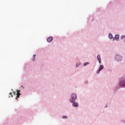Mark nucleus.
Masks as SVG:
<instances>
[{"label": "nucleus", "mask_w": 125, "mask_h": 125, "mask_svg": "<svg viewBox=\"0 0 125 125\" xmlns=\"http://www.w3.org/2000/svg\"><path fill=\"white\" fill-rule=\"evenodd\" d=\"M120 59L121 60H122V58L120 56Z\"/></svg>", "instance_id": "dca6fc26"}, {"label": "nucleus", "mask_w": 125, "mask_h": 125, "mask_svg": "<svg viewBox=\"0 0 125 125\" xmlns=\"http://www.w3.org/2000/svg\"><path fill=\"white\" fill-rule=\"evenodd\" d=\"M120 85H121V86H125V81H121L120 83Z\"/></svg>", "instance_id": "20e7f679"}, {"label": "nucleus", "mask_w": 125, "mask_h": 125, "mask_svg": "<svg viewBox=\"0 0 125 125\" xmlns=\"http://www.w3.org/2000/svg\"><path fill=\"white\" fill-rule=\"evenodd\" d=\"M73 106L78 107L79 106V104L77 103L74 102L72 104Z\"/></svg>", "instance_id": "423d86ee"}, {"label": "nucleus", "mask_w": 125, "mask_h": 125, "mask_svg": "<svg viewBox=\"0 0 125 125\" xmlns=\"http://www.w3.org/2000/svg\"><path fill=\"white\" fill-rule=\"evenodd\" d=\"M36 56V54H34V57H35Z\"/></svg>", "instance_id": "2eb2a0df"}, {"label": "nucleus", "mask_w": 125, "mask_h": 125, "mask_svg": "<svg viewBox=\"0 0 125 125\" xmlns=\"http://www.w3.org/2000/svg\"><path fill=\"white\" fill-rule=\"evenodd\" d=\"M97 59L99 61V63H101V59L100 55H98Z\"/></svg>", "instance_id": "0eeeda50"}, {"label": "nucleus", "mask_w": 125, "mask_h": 125, "mask_svg": "<svg viewBox=\"0 0 125 125\" xmlns=\"http://www.w3.org/2000/svg\"><path fill=\"white\" fill-rule=\"evenodd\" d=\"M115 40H116V41L118 40L119 39V35H116L115 37Z\"/></svg>", "instance_id": "6e6552de"}, {"label": "nucleus", "mask_w": 125, "mask_h": 125, "mask_svg": "<svg viewBox=\"0 0 125 125\" xmlns=\"http://www.w3.org/2000/svg\"><path fill=\"white\" fill-rule=\"evenodd\" d=\"M86 83H88V82H86Z\"/></svg>", "instance_id": "f3484780"}, {"label": "nucleus", "mask_w": 125, "mask_h": 125, "mask_svg": "<svg viewBox=\"0 0 125 125\" xmlns=\"http://www.w3.org/2000/svg\"><path fill=\"white\" fill-rule=\"evenodd\" d=\"M77 99V95L75 93L71 94V99L70 100V103H72L74 101Z\"/></svg>", "instance_id": "f257e3e1"}, {"label": "nucleus", "mask_w": 125, "mask_h": 125, "mask_svg": "<svg viewBox=\"0 0 125 125\" xmlns=\"http://www.w3.org/2000/svg\"><path fill=\"white\" fill-rule=\"evenodd\" d=\"M53 40V38L52 37H49L47 39V42H50L51 41Z\"/></svg>", "instance_id": "7ed1b4c3"}, {"label": "nucleus", "mask_w": 125, "mask_h": 125, "mask_svg": "<svg viewBox=\"0 0 125 125\" xmlns=\"http://www.w3.org/2000/svg\"><path fill=\"white\" fill-rule=\"evenodd\" d=\"M13 93L14 95H16V92H14Z\"/></svg>", "instance_id": "4468645a"}, {"label": "nucleus", "mask_w": 125, "mask_h": 125, "mask_svg": "<svg viewBox=\"0 0 125 125\" xmlns=\"http://www.w3.org/2000/svg\"><path fill=\"white\" fill-rule=\"evenodd\" d=\"M67 117L66 116H63L62 118L63 119H65V118H67Z\"/></svg>", "instance_id": "f8f14e48"}, {"label": "nucleus", "mask_w": 125, "mask_h": 125, "mask_svg": "<svg viewBox=\"0 0 125 125\" xmlns=\"http://www.w3.org/2000/svg\"><path fill=\"white\" fill-rule=\"evenodd\" d=\"M89 64V62H86L85 63H84V66H86V65Z\"/></svg>", "instance_id": "9d476101"}, {"label": "nucleus", "mask_w": 125, "mask_h": 125, "mask_svg": "<svg viewBox=\"0 0 125 125\" xmlns=\"http://www.w3.org/2000/svg\"><path fill=\"white\" fill-rule=\"evenodd\" d=\"M125 38V36L124 35H123L121 37V39L123 40Z\"/></svg>", "instance_id": "9b49d317"}, {"label": "nucleus", "mask_w": 125, "mask_h": 125, "mask_svg": "<svg viewBox=\"0 0 125 125\" xmlns=\"http://www.w3.org/2000/svg\"><path fill=\"white\" fill-rule=\"evenodd\" d=\"M109 38L110 39H112L113 38V35H112V34H109Z\"/></svg>", "instance_id": "1a4fd4ad"}, {"label": "nucleus", "mask_w": 125, "mask_h": 125, "mask_svg": "<svg viewBox=\"0 0 125 125\" xmlns=\"http://www.w3.org/2000/svg\"><path fill=\"white\" fill-rule=\"evenodd\" d=\"M104 68V66L103 65H101L97 71V74H100V72Z\"/></svg>", "instance_id": "f03ea898"}, {"label": "nucleus", "mask_w": 125, "mask_h": 125, "mask_svg": "<svg viewBox=\"0 0 125 125\" xmlns=\"http://www.w3.org/2000/svg\"><path fill=\"white\" fill-rule=\"evenodd\" d=\"M9 94H10V95H11V97H13L12 93L11 92H10V93H9Z\"/></svg>", "instance_id": "ddd939ff"}, {"label": "nucleus", "mask_w": 125, "mask_h": 125, "mask_svg": "<svg viewBox=\"0 0 125 125\" xmlns=\"http://www.w3.org/2000/svg\"><path fill=\"white\" fill-rule=\"evenodd\" d=\"M20 96V91L19 90H17V97L16 98V99H17L18 98H19V96Z\"/></svg>", "instance_id": "39448f33"}]
</instances>
